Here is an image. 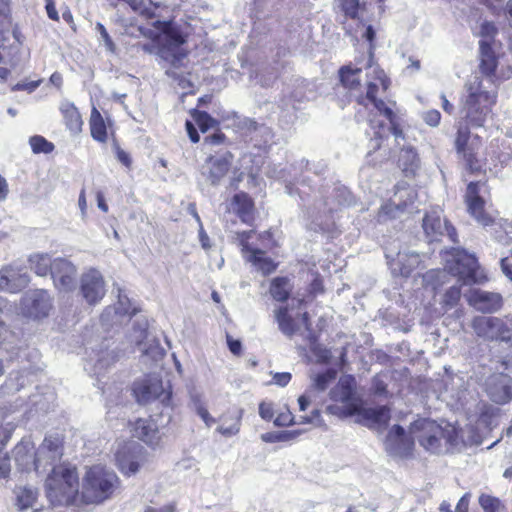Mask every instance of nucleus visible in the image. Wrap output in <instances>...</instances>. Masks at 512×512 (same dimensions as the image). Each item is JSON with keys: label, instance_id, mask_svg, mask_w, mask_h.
I'll use <instances>...</instances> for the list:
<instances>
[{"label": "nucleus", "instance_id": "f257e3e1", "mask_svg": "<svg viewBox=\"0 0 512 512\" xmlns=\"http://www.w3.org/2000/svg\"><path fill=\"white\" fill-rule=\"evenodd\" d=\"M457 160L463 170L473 176L486 175L487 171L502 168L510 160L509 153L502 150L503 142L492 140L484 147V140L473 134L467 125L458 124L453 141Z\"/></svg>", "mask_w": 512, "mask_h": 512}, {"label": "nucleus", "instance_id": "f03ea898", "mask_svg": "<svg viewBox=\"0 0 512 512\" xmlns=\"http://www.w3.org/2000/svg\"><path fill=\"white\" fill-rule=\"evenodd\" d=\"M77 468L67 463L55 465L45 480L46 497L52 506H72L79 495Z\"/></svg>", "mask_w": 512, "mask_h": 512}, {"label": "nucleus", "instance_id": "7ed1b4c3", "mask_svg": "<svg viewBox=\"0 0 512 512\" xmlns=\"http://www.w3.org/2000/svg\"><path fill=\"white\" fill-rule=\"evenodd\" d=\"M120 483L115 472L100 465L91 466L82 480L81 502L85 505H100L114 496Z\"/></svg>", "mask_w": 512, "mask_h": 512}, {"label": "nucleus", "instance_id": "20e7f679", "mask_svg": "<svg viewBox=\"0 0 512 512\" xmlns=\"http://www.w3.org/2000/svg\"><path fill=\"white\" fill-rule=\"evenodd\" d=\"M234 154L231 151L216 152L209 154L201 167V174L205 181L213 186H219L233 171V177L229 181V186L236 190L239 183L243 180V172L238 168L233 169Z\"/></svg>", "mask_w": 512, "mask_h": 512}, {"label": "nucleus", "instance_id": "39448f33", "mask_svg": "<svg viewBox=\"0 0 512 512\" xmlns=\"http://www.w3.org/2000/svg\"><path fill=\"white\" fill-rule=\"evenodd\" d=\"M452 259L447 260V269L465 285L483 284L488 277L481 269L478 259L463 249L452 248Z\"/></svg>", "mask_w": 512, "mask_h": 512}, {"label": "nucleus", "instance_id": "423d86ee", "mask_svg": "<svg viewBox=\"0 0 512 512\" xmlns=\"http://www.w3.org/2000/svg\"><path fill=\"white\" fill-rule=\"evenodd\" d=\"M152 26L164 36V42H160V35L154 38V41L158 43V54L162 59L174 64L186 56L185 53L179 52V48L186 42V38L172 21L157 20L152 23Z\"/></svg>", "mask_w": 512, "mask_h": 512}, {"label": "nucleus", "instance_id": "0eeeda50", "mask_svg": "<svg viewBox=\"0 0 512 512\" xmlns=\"http://www.w3.org/2000/svg\"><path fill=\"white\" fill-rule=\"evenodd\" d=\"M133 394L140 404L159 401L165 406H169L172 401V387L170 384L164 386L159 376L151 374L146 375L143 379L133 383Z\"/></svg>", "mask_w": 512, "mask_h": 512}, {"label": "nucleus", "instance_id": "6e6552de", "mask_svg": "<svg viewBox=\"0 0 512 512\" xmlns=\"http://www.w3.org/2000/svg\"><path fill=\"white\" fill-rule=\"evenodd\" d=\"M391 85L390 78L386 75L385 71L381 68H375L373 75L368 78L366 84V92L361 93L356 97L359 105L367 107L373 105L380 114L392 115V109L388 107L384 100L378 98V93H386Z\"/></svg>", "mask_w": 512, "mask_h": 512}, {"label": "nucleus", "instance_id": "1a4fd4ad", "mask_svg": "<svg viewBox=\"0 0 512 512\" xmlns=\"http://www.w3.org/2000/svg\"><path fill=\"white\" fill-rule=\"evenodd\" d=\"M410 431L415 434L419 445L426 451L433 454L440 452L444 437V427L435 420L419 418L411 423Z\"/></svg>", "mask_w": 512, "mask_h": 512}, {"label": "nucleus", "instance_id": "9d476101", "mask_svg": "<svg viewBox=\"0 0 512 512\" xmlns=\"http://www.w3.org/2000/svg\"><path fill=\"white\" fill-rule=\"evenodd\" d=\"M255 230L240 231L236 233V238L241 246V251L248 254L247 261L250 262L263 276H268L275 272L278 263L267 256L264 250L252 247L250 239L254 236Z\"/></svg>", "mask_w": 512, "mask_h": 512}, {"label": "nucleus", "instance_id": "9b49d317", "mask_svg": "<svg viewBox=\"0 0 512 512\" xmlns=\"http://www.w3.org/2000/svg\"><path fill=\"white\" fill-rule=\"evenodd\" d=\"M487 187V181H470L465 190L464 202L467 212L481 225L489 226L494 223V218L486 211V201L481 196V189Z\"/></svg>", "mask_w": 512, "mask_h": 512}, {"label": "nucleus", "instance_id": "f8f14e48", "mask_svg": "<svg viewBox=\"0 0 512 512\" xmlns=\"http://www.w3.org/2000/svg\"><path fill=\"white\" fill-rule=\"evenodd\" d=\"M495 104V97L487 91L471 92L466 99V118L475 128L482 127Z\"/></svg>", "mask_w": 512, "mask_h": 512}, {"label": "nucleus", "instance_id": "ddd939ff", "mask_svg": "<svg viewBox=\"0 0 512 512\" xmlns=\"http://www.w3.org/2000/svg\"><path fill=\"white\" fill-rule=\"evenodd\" d=\"M473 330L479 337L489 340L509 339V328L500 318L492 316H476L471 324Z\"/></svg>", "mask_w": 512, "mask_h": 512}, {"label": "nucleus", "instance_id": "4468645a", "mask_svg": "<svg viewBox=\"0 0 512 512\" xmlns=\"http://www.w3.org/2000/svg\"><path fill=\"white\" fill-rule=\"evenodd\" d=\"M21 305L23 314L32 319L47 317L52 308L48 292L42 289L26 294L21 301Z\"/></svg>", "mask_w": 512, "mask_h": 512}, {"label": "nucleus", "instance_id": "2eb2a0df", "mask_svg": "<svg viewBox=\"0 0 512 512\" xmlns=\"http://www.w3.org/2000/svg\"><path fill=\"white\" fill-rule=\"evenodd\" d=\"M143 453L140 445H124L115 454L118 469L127 476L135 474L140 468Z\"/></svg>", "mask_w": 512, "mask_h": 512}, {"label": "nucleus", "instance_id": "dca6fc26", "mask_svg": "<svg viewBox=\"0 0 512 512\" xmlns=\"http://www.w3.org/2000/svg\"><path fill=\"white\" fill-rule=\"evenodd\" d=\"M230 206L232 212L242 223L248 226L254 225L257 209L254 199L247 192L239 191L235 193L230 200Z\"/></svg>", "mask_w": 512, "mask_h": 512}, {"label": "nucleus", "instance_id": "f3484780", "mask_svg": "<svg viewBox=\"0 0 512 512\" xmlns=\"http://www.w3.org/2000/svg\"><path fill=\"white\" fill-rule=\"evenodd\" d=\"M76 267L66 259H54V267L51 272L55 287L60 291H71L75 287Z\"/></svg>", "mask_w": 512, "mask_h": 512}, {"label": "nucleus", "instance_id": "a211bd4d", "mask_svg": "<svg viewBox=\"0 0 512 512\" xmlns=\"http://www.w3.org/2000/svg\"><path fill=\"white\" fill-rule=\"evenodd\" d=\"M353 378L349 377L346 379H341L338 384L330 391V398L333 401L341 402L344 404V409H340L337 405L328 406L327 410L331 414L339 415L341 417H346L344 412L347 411L348 406L350 404H356L353 402L354 397V386H353Z\"/></svg>", "mask_w": 512, "mask_h": 512}, {"label": "nucleus", "instance_id": "6ab92c4d", "mask_svg": "<svg viewBox=\"0 0 512 512\" xmlns=\"http://www.w3.org/2000/svg\"><path fill=\"white\" fill-rule=\"evenodd\" d=\"M81 292L89 304H95L104 297V279L97 270L92 269L83 274L81 278Z\"/></svg>", "mask_w": 512, "mask_h": 512}, {"label": "nucleus", "instance_id": "aec40b11", "mask_svg": "<svg viewBox=\"0 0 512 512\" xmlns=\"http://www.w3.org/2000/svg\"><path fill=\"white\" fill-rule=\"evenodd\" d=\"M382 115L389 121V128H387L382 121H377L374 118L369 119V125L374 131V138L372 139L374 142V150L381 148L383 141L388 138L389 132L397 138H404L403 130L397 121V116L394 111L392 110L391 116H388L387 114Z\"/></svg>", "mask_w": 512, "mask_h": 512}, {"label": "nucleus", "instance_id": "412c9836", "mask_svg": "<svg viewBox=\"0 0 512 512\" xmlns=\"http://www.w3.org/2000/svg\"><path fill=\"white\" fill-rule=\"evenodd\" d=\"M132 427V436L138 438L148 446H157L161 442V435L158 425L152 418H138L134 422H129Z\"/></svg>", "mask_w": 512, "mask_h": 512}, {"label": "nucleus", "instance_id": "4be33fe9", "mask_svg": "<svg viewBox=\"0 0 512 512\" xmlns=\"http://www.w3.org/2000/svg\"><path fill=\"white\" fill-rule=\"evenodd\" d=\"M355 414L360 415L370 424L379 426H387L391 418L390 409L387 406L362 408L358 404H350L344 415L352 416Z\"/></svg>", "mask_w": 512, "mask_h": 512}, {"label": "nucleus", "instance_id": "5701e85b", "mask_svg": "<svg viewBox=\"0 0 512 512\" xmlns=\"http://www.w3.org/2000/svg\"><path fill=\"white\" fill-rule=\"evenodd\" d=\"M468 303L482 312H495L502 307V297L498 293L473 289L469 292Z\"/></svg>", "mask_w": 512, "mask_h": 512}, {"label": "nucleus", "instance_id": "b1692460", "mask_svg": "<svg viewBox=\"0 0 512 512\" xmlns=\"http://www.w3.org/2000/svg\"><path fill=\"white\" fill-rule=\"evenodd\" d=\"M28 284V277L12 265L0 269V290L8 293H18Z\"/></svg>", "mask_w": 512, "mask_h": 512}, {"label": "nucleus", "instance_id": "393cba45", "mask_svg": "<svg viewBox=\"0 0 512 512\" xmlns=\"http://www.w3.org/2000/svg\"><path fill=\"white\" fill-rule=\"evenodd\" d=\"M392 447L397 455L402 458L413 456L415 442L414 438L406 434L405 429L401 425H394L388 435Z\"/></svg>", "mask_w": 512, "mask_h": 512}, {"label": "nucleus", "instance_id": "a878e982", "mask_svg": "<svg viewBox=\"0 0 512 512\" xmlns=\"http://www.w3.org/2000/svg\"><path fill=\"white\" fill-rule=\"evenodd\" d=\"M499 64V57L496 54L492 43L485 39L479 41V70L487 78L496 76Z\"/></svg>", "mask_w": 512, "mask_h": 512}, {"label": "nucleus", "instance_id": "bb28decb", "mask_svg": "<svg viewBox=\"0 0 512 512\" xmlns=\"http://www.w3.org/2000/svg\"><path fill=\"white\" fill-rule=\"evenodd\" d=\"M422 228L429 243L439 242L444 235L445 223H442L441 212L430 210L424 214Z\"/></svg>", "mask_w": 512, "mask_h": 512}, {"label": "nucleus", "instance_id": "cd10ccee", "mask_svg": "<svg viewBox=\"0 0 512 512\" xmlns=\"http://www.w3.org/2000/svg\"><path fill=\"white\" fill-rule=\"evenodd\" d=\"M242 416L243 411L241 409H228L220 416L218 432L225 437L236 435L240 431Z\"/></svg>", "mask_w": 512, "mask_h": 512}, {"label": "nucleus", "instance_id": "c85d7f7f", "mask_svg": "<svg viewBox=\"0 0 512 512\" xmlns=\"http://www.w3.org/2000/svg\"><path fill=\"white\" fill-rule=\"evenodd\" d=\"M292 291L293 284L288 276H276L270 281L269 293L276 302L285 303Z\"/></svg>", "mask_w": 512, "mask_h": 512}, {"label": "nucleus", "instance_id": "c756f323", "mask_svg": "<svg viewBox=\"0 0 512 512\" xmlns=\"http://www.w3.org/2000/svg\"><path fill=\"white\" fill-rule=\"evenodd\" d=\"M275 319L279 330L287 337H292L299 331V323L291 316L287 305H282L275 310Z\"/></svg>", "mask_w": 512, "mask_h": 512}, {"label": "nucleus", "instance_id": "7c9ffc66", "mask_svg": "<svg viewBox=\"0 0 512 512\" xmlns=\"http://www.w3.org/2000/svg\"><path fill=\"white\" fill-rule=\"evenodd\" d=\"M420 165L417 151L412 147H404L400 151L398 166L406 177H414Z\"/></svg>", "mask_w": 512, "mask_h": 512}, {"label": "nucleus", "instance_id": "2f4dec72", "mask_svg": "<svg viewBox=\"0 0 512 512\" xmlns=\"http://www.w3.org/2000/svg\"><path fill=\"white\" fill-rule=\"evenodd\" d=\"M60 112L67 129L73 134L82 131L83 120L78 108L70 102H65L60 107Z\"/></svg>", "mask_w": 512, "mask_h": 512}, {"label": "nucleus", "instance_id": "473e14b6", "mask_svg": "<svg viewBox=\"0 0 512 512\" xmlns=\"http://www.w3.org/2000/svg\"><path fill=\"white\" fill-rule=\"evenodd\" d=\"M91 137L99 142L106 143L108 140V129L100 111L93 107L89 119Z\"/></svg>", "mask_w": 512, "mask_h": 512}, {"label": "nucleus", "instance_id": "72a5a7b5", "mask_svg": "<svg viewBox=\"0 0 512 512\" xmlns=\"http://www.w3.org/2000/svg\"><path fill=\"white\" fill-rule=\"evenodd\" d=\"M361 68H354L352 65L341 66L338 71L341 85L349 90H358L361 87Z\"/></svg>", "mask_w": 512, "mask_h": 512}, {"label": "nucleus", "instance_id": "f704fd0d", "mask_svg": "<svg viewBox=\"0 0 512 512\" xmlns=\"http://www.w3.org/2000/svg\"><path fill=\"white\" fill-rule=\"evenodd\" d=\"M15 506L19 511L32 508L38 499V490L33 487L23 486L14 489Z\"/></svg>", "mask_w": 512, "mask_h": 512}, {"label": "nucleus", "instance_id": "c9c22d12", "mask_svg": "<svg viewBox=\"0 0 512 512\" xmlns=\"http://www.w3.org/2000/svg\"><path fill=\"white\" fill-rule=\"evenodd\" d=\"M29 265L39 276L51 274L54 267V260L48 254H34L29 257Z\"/></svg>", "mask_w": 512, "mask_h": 512}, {"label": "nucleus", "instance_id": "e433bc0d", "mask_svg": "<svg viewBox=\"0 0 512 512\" xmlns=\"http://www.w3.org/2000/svg\"><path fill=\"white\" fill-rule=\"evenodd\" d=\"M337 2L346 19L358 20L363 24L360 12L366 9L365 3H360V0H337Z\"/></svg>", "mask_w": 512, "mask_h": 512}, {"label": "nucleus", "instance_id": "4c0bfd02", "mask_svg": "<svg viewBox=\"0 0 512 512\" xmlns=\"http://www.w3.org/2000/svg\"><path fill=\"white\" fill-rule=\"evenodd\" d=\"M190 116L193 118L199 130L202 133H206L209 129L215 128L219 125V121L213 118L208 112L200 110L198 108H192L189 110Z\"/></svg>", "mask_w": 512, "mask_h": 512}, {"label": "nucleus", "instance_id": "58836bf2", "mask_svg": "<svg viewBox=\"0 0 512 512\" xmlns=\"http://www.w3.org/2000/svg\"><path fill=\"white\" fill-rule=\"evenodd\" d=\"M64 438L58 434L48 435L44 438L40 445V450L46 451L52 454V458H60L63 454Z\"/></svg>", "mask_w": 512, "mask_h": 512}, {"label": "nucleus", "instance_id": "ea45409f", "mask_svg": "<svg viewBox=\"0 0 512 512\" xmlns=\"http://www.w3.org/2000/svg\"><path fill=\"white\" fill-rule=\"evenodd\" d=\"M414 262H417L415 257H400L398 255L397 259L391 261L390 267L394 274L409 277L415 268Z\"/></svg>", "mask_w": 512, "mask_h": 512}, {"label": "nucleus", "instance_id": "a19ab883", "mask_svg": "<svg viewBox=\"0 0 512 512\" xmlns=\"http://www.w3.org/2000/svg\"><path fill=\"white\" fill-rule=\"evenodd\" d=\"M462 296V291L459 286H452L448 288L445 293L443 294L441 306L442 309L445 311L451 310L452 308L456 307Z\"/></svg>", "mask_w": 512, "mask_h": 512}, {"label": "nucleus", "instance_id": "79ce46f5", "mask_svg": "<svg viewBox=\"0 0 512 512\" xmlns=\"http://www.w3.org/2000/svg\"><path fill=\"white\" fill-rule=\"evenodd\" d=\"M407 204H395L391 201L383 204L378 211V219L379 220H387L396 218L399 213H402L406 210Z\"/></svg>", "mask_w": 512, "mask_h": 512}, {"label": "nucleus", "instance_id": "37998d69", "mask_svg": "<svg viewBox=\"0 0 512 512\" xmlns=\"http://www.w3.org/2000/svg\"><path fill=\"white\" fill-rule=\"evenodd\" d=\"M478 501L484 512H501L505 509V505L498 497L489 494H481Z\"/></svg>", "mask_w": 512, "mask_h": 512}, {"label": "nucleus", "instance_id": "c03bdc74", "mask_svg": "<svg viewBox=\"0 0 512 512\" xmlns=\"http://www.w3.org/2000/svg\"><path fill=\"white\" fill-rule=\"evenodd\" d=\"M29 144L31 146L33 153L35 154H49L55 148L52 142L48 141L45 137L41 135H34L30 137Z\"/></svg>", "mask_w": 512, "mask_h": 512}, {"label": "nucleus", "instance_id": "a18cd8bd", "mask_svg": "<svg viewBox=\"0 0 512 512\" xmlns=\"http://www.w3.org/2000/svg\"><path fill=\"white\" fill-rule=\"evenodd\" d=\"M309 351L317 363H328L331 358L330 351L321 343L309 347Z\"/></svg>", "mask_w": 512, "mask_h": 512}, {"label": "nucleus", "instance_id": "49530a36", "mask_svg": "<svg viewBox=\"0 0 512 512\" xmlns=\"http://www.w3.org/2000/svg\"><path fill=\"white\" fill-rule=\"evenodd\" d=\"M324 292H325V287H324L323 279L320 276V274L316 273L315 277L308 285L306 298H308L309 300H313L318 295L324 294Z\"/></svg>", "mask_w": 512, "mask_h": 512}, {"label": "nucleus", "instance_id": "de8ad7c7", "mask_svg": "<svg viewBox=\"0 0 512 512\" xmlns=\"http://www.w3.org/2000/svg\"><path fill=\"white\" fill-rule=\"evenodd\" d=\"M112 146H113V150H114V153H115V156H116L117 160L124 167H126L127 169H130L131 166H132L131 156H130V154L128 152H126L125 150H123L121 148L118 140L115 137H113Z\"/></svg>", "mask_w": 512, "mask_h": 512}, {"label": "nucleus", "instance_id": "09e8293b", "mask_svg": "<svg viewBox=\"0 0 512 512\" xmlns=\"http://www.w3.org/2000/svg\"><path fill=\"white\" fill-rule=\"evenodd\" d=\"M334 379L335 372L332 370H326L325 372L316 375L314 378V385L318 390H325Z\"/></svg>", "mask_w": 512, "mask_h": 512}, {"label": "nucleus", "instance_id": "8fccbe9b", "mask_svg": "<svg viewBox=\"0 0 512 512\" xmlns=\"http://www.w3.org/2000/svg\"><path fill=\"white\" fill-rule=\"evenodd\" d=\"M294 423V416L288 408L280 410L275 419L274 424L278 427H288Z\"/></svg>", "mask_w": 512, "mask_h": 512}, {"label": "nucleus", "instance_id": "3c124183", "mask_svg": "<svg viewBox=\"0 0 512 512\" xmlns=\"http://www.w3.org/2000/svg\"><path fill=\"white\" fill-rule=\"evenodd\" d=\"M498 33V29L493 22L484 21L480 27V36L487 38L488 42L494 43V39Z\"/></svg>", "mask_w": 512, "mask_h": 512}, {"label": "nucleus", "instance_id": "603ef678", "mask_svg": "<svg viewBox=\"0 0 512 512\" xmlns=\"http://www.w3.org/2000/svg\"><path fill=\"white\" fill-rule=\"evenodd\" d=\"M443 441L449 447H455L460 443V436L458 430L455 428H444Z\"/></svg>", "mask_w": 512, "mask_h": 512}, {"label": "nucleus", "instance_id": "864d4df0", "mask_svg": "<svg viewBox=\"0 0 512 512\" xmlns=\"http://www.w3.org/2000/svg\"><path fill=\"white\" fill-rule=\"evenodd\" d=\"M274 406L271 402L262 401L259 404V415L265 421H271L274 417Z\"/></svg>", "mask_w": 512, "mask_h": 512}, {"label": "nucleus", "instance_id": "5fc2aeb1", "mask_svg": "<svg viewBox=\"0 0 512 512\" xmlns=\"http://www.w3.org/2000/svg\"><path fill=\"white\" fill-rule=\"evenodd\" d=\"M227 142V136L221 130L204 137V143L208 145H222Z\"/></svg>", "mask_w": 512, "mask_h": 512}, {"label": "nucleus", "instance_id": "6e6d98bb", "mask_svg": "<svg viewBox=\"0 0 512 512\" xmlns=\"http://www.w3.org/2000/svg\"><path fill=\"white\" fill-rule=\"evenodd\" d=\"M96 29L97 31L100 33L105 45H106V48L110 51V52H115V49H116V46H115V43L113 42L112 38L110 37V35L108 34L105 26L101 23H97L96 24Z\"/></svg>", "mask_w": 512, "mask_h": 512}, {"label": "nucleus", "instance_id": "4d7b16f0", "mask_svg": "<svg viewBox=\"0 0 512 512\" xmlns=\"http://www.w3.org/2000/svg\"><path fill=\"white\" fill-rule=\"evenodd\" d=\"M423 119L427 125H429L431 127H436L439 125V123L441 121V114L438 110L431 109V110H428L427 112H425Z\"/></svg>", "mask_w": 512, "mask_h": 512}, {"label": "nucleus", "instance_id": "13d9d810", "mask_svg": "<svg viewBox=\"0 0 512 512\" xmlns=\"http://www.w3.org/2000/svg\"><path fill=\"white\" fill-rule=\"evenodd\" d=\"M10 471V457L7 452H2L0 453V478H7Z\"/></svg>", "mask_w": 512, "mask_h": 512}, {"label": "nucleus", "instance_id": "bf43d9fd", "mask_svg": "<svg viewBox=\"0 0 512 512\" xmlns=\"http://www.w3.org/2000/svg\"><path fill=\"white\" fill-rule=\"evenodd\" d=\"M254 235H256V233ZM257 239L260 241V244L264 247L272 248L275 245L274 235L270 230L258 233Z\"/></svg>", "mask_w": 512, "mask_h": 512}, {"label": "nucleus", "instance_id": "052dcab7", "mask_svg": "<svg viewBox=\"0 0 512 512\" xmlns=\"http://www.w3.org/2000/svg\"><path fill=\"white\" fill-rule=\"evenodd\" d=\"M292 379V375L289 372H277L273 375L272 381L274 384L285 387L289 384Z\"/></svg>", "mask_w": 512, "mask_h": 512}, {"label": "nucleus", "instance_id": "680f3d73", "mask_svg": "<svg viewBox=\"0 0 512 512\" xmlns=\"http://www.w3.org/2000/svg\"><path fill=\"white\" fill-rule=\"evenodd\" d=\"M196 412L207 426H211L215 423V419L210 415L208 409L203 404L199 403L197 405Z\"/></svg>", "mask_w": 512, "mask_h": 512}, {"label": "nucleus", "instance_id": "e2e57ef3", "mask_svg": "<svg viewBox=\"0 0 512 512\" xmlns=\"http://www.w3.org/2000/svg\"><path fill=\"white\" fill-rule=\"evenodd\" d=\"M185 129H186V132L188 134V137L190 139V141L193 143V144H196L200 141V135H199V132L198 130L196 129L194 123L190 120H186L185 122Z\"/></svg>", "mask_w": 512, "mask_h": 512}, {"label": "nucleus", "instance_id": "0e129e2a", "mask_svg": "<svg viewBox=\"0 0 512 512\" xmlns=\"http://www.w3.org/2000/svg\"><path fill=\"white\" fill-rule=\"evenodd\" d=\"M227 345L232 354L236 356L241 355L242 344L239 340L233 339L231 336L227 335Z\"/></svg>", "mask_w": 512, "mask_h": 512}, {"label": "nucleus", "instance_id": "69168bd1", "mask_svg": "<svg viewBox=\"0 0 512 512\" xmlns=\"http://www.w3.org/2000/svg\"><path fill=\"white\" fill-rule=\"evenodd\" d=\"M501 269L503 273L512 280V256L501 259Z\"/></svg>", "mask_w": 512, "mask_h": 512}, {"label": "nucleus", "instance_id": "338daca9", "mask_svg": "<svg viewBox=\"0 0 512 512\" xmlns=\"http://www.w3.org/2000/svg\"><path fill=\"white\" fill-rule=\"evenodd\" d=\"M470 502V494L465 493L456 505V512H468Z\"/></svg>", "mask_w": 512, "mask_h": 512}, {"label": "nucleus", "instance_id": "774afa93", "mask_svg": "<svg viewBox=\"0 0 512 512\" xmlns=\"http://www.w3.org/2000/svg\"><path fill=\"white\" fill-rule=\"evenodd\" d=\"M375 36H376V33H375L374 28L371 25H368L366 27V31H365L364 37L370 43V55H371V57L373 56Z\"/></svg>", "mask_w": 512, "mask_h": 512}]
</instances>
